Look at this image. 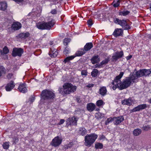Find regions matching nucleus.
Masks as SVG:
<instances>
[{
	"label": "nucleus",
	"mask_w": 151,
	"mask_h": 151,
	"mask_svg": "<svg viewBox=\"0 0 151 151\" xmlns=\"http://www.w3.org/2000/svg\"><path fill=\"white\" fill-rule=\"evenodd\" d=\"M123 74V72H120L119 74L116 77L112 82L113 85L112 88L114 90H115L117 88L120 90L125 89L129 86L132 83H134L135 80L137 79L135 73L134 72L130 76L126 77L124 78L123 82H122L120 79Z\"/></svg>",
	"instance_id": "1"
},
{
	"label": "nucleus",
	"mask_w": 151,
	"mask_h": 151,
	"mask_svg": "<svg viewBox=\"0 0 151 151\" xmlns=\"http://www.w3.org/2000/svg\"><path fill=\"white\" fill-rule=\"evenodd\" d=\"M40 104H42L47 100L52 99L54 98L55 95L52 91L48 90H45L42 92Z\"/></svg>",
	"instance_id": "2"
},
{
	"label": "nucleus",
	"mask_w": 151,
	"mask_h": 151,
	"mask_svg": "<svg viewBox=\"0 0 151 151\" xmlns=\"http://www.w3.org/2000/svg\"><path fill=\"white\" fill-rule=\"evenodd\" d=\"M97 137V135L95 134L87 135L85 137V145L86 146L90 147L94 143Z\"/></svg>",
	"instance_id": "3"
},
{
	"label": "nucleus",
	"mask_w": 151,
	"mask_h": 151,
	"mask_svg": "<svg viewBox=\"0 0 151 151\" xmlns=\"http://www.w3.org/2000/svg\"><path fill=\"white\" fill-rule=\"evenodd\" d=\"M151 73V68L149 69H145L140 70L136 71L135 74L137 78L139 77L144 76L146 77L149 76Z\"/></svg>",
	"instance_id": "4"
},
{
	"label": "nucleus",
	"mask_w": 151,
	"mask_h": 151,
	"mask_svg": "<svg viewBox=\"0 0 151 151\" xmlns=\"http://www.w3.org/2000/svg\"><path fill=\"white\" fill-rule=\"evenodd\" d=\"M64 86L65 87V94H66L74 92L76 91L77 88L76 86H73L70 83H65Z\"/></svg>",
	"instance_id": "5"
},
{
	"label": "nucleus",
	"mask_w": 151,
	"mask_h": 151,
	"mask_svg": "<svg viewBox=\"0 0 151 151\" xmlns=\"http://www.w3.org/2000/svg\"><path fill=\"white\" fill-rule=\"evenodd\" d=\"M114 22L116 24L120 25L122 26L124 29H130V27L126 21L122 20H120L118 18H116L114 20Z\"/></svg>",
	"instance_id": "6"
},
{
	"label": "nucleus",
	"mask_w": 151,
	"mask_h": 151,
	"mask_svg": "<svg viewBox=\"0 0 151 151\" xmlns=\"http://www.w3.org/2000/svg\"><path fill=\"white\" fill-rule=\"evenodd\" d=\"M78 119V118L75 117L67 119L66 122V125L67 126L69 125H76Z\"/></svg>",
	"instance_id": "7"
},
{
	"label": "nucleus",
	"mask_w": 151,
	"mask_h": 151,
	"mask_svg": "<svg viewBox=\"0 0 151 151\" xmlns=\"http://www.w3.org/2000/svg\"><path fill=\"white\" fill-rule=\"evenodd\" d=\"M23 52V51L22 49L21 48H14L12 51V55L14 57L17 56H21Z\"/></svg>",
	"instance_id": "8"
},
{
	"label": "nucleus",
	"mask_w": 151,
	"mask_h": 151,
	"mask_svg": "<svg viewBox=\"0 0 151 151\" xmlns=\"http://www.w3.org/2000/svg\"><path fill=\"white\" fill-rule=\"evenodd\" d=\"M62 140L59 138L58 136L55 137L51 142V145L55 147H56L59 146L61 143Z\"/></svg>",
	"instance_id": "9"
},
{
	"label": "nucleus",
	"mask_w": 151,
	"mask_h": 151,
	"mask_svg": "<svg viewBox=\"0 0 151 151\" xmlns=\"http://www.w3.org/2000/svg\"><path fill=\"white\" fill-rule=\"evenodd\" d=\"M54 20H51L50 21L47 22H45V29L49 30L55 24Z\"/></svg>",
	"instance_id": "10"
},
{
	"label": "nucleus",
	"mask_w": 151,
	"mask_h": 151,
	"mask_svg": "<svg viewBox=\"0 0 151 151\" xmlns=\"http://www.w3.org/2000/svg\"><path fill=\"white\" fill-rule=\"evenodd\" d=\"M147 107V106L146 104H141L133 108L131 110V111L132 112L139 111L140 110L145 109Z\"/></svg>",
	"instance_id": "11"
},
{
	"label": "nucleus",
	"mask_w": 151,
	"mask_h": 151,
	"mask_svg": "<svg viewBox=\"0 0 151 151\" xmlns=\"http://www.w3.org/2000/svg\"><path fill=\"white\" fill-rule=\"evenodd\" d=\"M134 100L131 98H129L128 99H124L122 101V104L123 105L130 106L132 104H134Z\"/></svg>",
	"instance_id": "12"
},
{
	"label": "nucleus",
	"mask_w": 151,
	"mask_h": 151,
	"mask_svg": "<svg viewBox=\"0 0 151 151\" xmlns=\"http://www.w3.org/2000/svg\"><path fill=\"white\" fill-rule=\"evenodd\" d=\"M124 55L123 52L122 51H121L119 52H116L115 54L112 56V59L115 61L117 60L118 59L122 58Z\"/></svg>",
	"instance_id": "13"
},
{
	"label": "nucleus",
	"mask_w": 151,
	"mask_h": 151,
	"mask_svg": "<svg viewBox=\"0 0 151 151\" xmlns=\"http://www.w3.org/2000/svg\"><path fill=\"white\" fill-rule=\"evenodd\" d=\"M18 89L19 91L22 93H26L27 91L25 83H22L19 85Z\"/></svg>",
	"instance_id": "14"
},
{
	"label": "nucleus",
	"mask_w": 151,
	"mask_h": 151,
	"mask_svg": "<svg viewBox=\"0 0 151 151\" xmlns=\"http://www.w3.org/2000/svg\"><path fill=\"white\" fill-rule=\"evenodd\" d=\"M123 34V30L122 29H116L113 33V35L115 37L121 36Z\"/></svg>",
	"instance_id": "15"
},
{
	"label": "nucleus",
	"mask_w": 151,
	"mask_h": 151,
	"mask_svg": "<svg viewBox=\"0 0 151 151\" xmlns=\"http://www.w3.org/2000/svg\"><path fill=\"white\" fill-rule=\"evenodd\" d=\"M113 119L115 120V124L118 125L123 122L124 119L123 116H120L116 117L113 118Z\"/></svg>",
	"instance_id": "16"
},
{
	"label": "nucleus",
	"mask_w": 151,
	"mask_h": 151,
	"mask_svg": "<svg viewBox=\"0 0 151 151\" xmlns=\"http://www.w3.org/2000/svg\"><path fill=\"white\" fill-rule=\"evenodd\" d=\"M22 25L19 22H14L12 24V29L14 30H19L21 28Z\"/></svg>",
	"instance_id": "17"
},
{
	"label": "nucleus",
	"mask_w": 151,
	"mask_h": 151,
	"mask_svg": "<svg viewBox=\"0 0 151 151\" xmlns=\"http://www.w3.org/2000/svg\"><path fill=\"white\" fill-rule=\"evenodd\" d=\"M95 105L92 103H89L87 105V109L90 112L93 111L96 108Z\"/></svg>",
	"instance_id": "18"
},
{
	"label": "nucleus",
	"mask_w": 151,
	"mask_h": 151,
	"mask_svg": "<svg viewBox=\"0 0 151 151\" xmlns=\"http://www.w3.org/2000/svg\"><path fill=\"white\" fill-rule=\"evenodd\" d=\"M14 86L13 81H11L6 86V90L7 91H10L14 88Z\"/></svg>",
	"instance_id": "19"
},
{
	"label": "nucleus",
	"mask_w": 151,
	"mask_h": 151,
	"mask_svg": "<svg viewBox=\"0 0 151 151\" xmlns=\"http://www.w3.org/2000/svg\"><path fill=\"white\" fill-rule=\"evenodd\" d=\"M7 5L6 2L5 1L0 2V10L4 11L7 7Z\"/></svg>",
	"instance_id": "20"
},
{
	"label": "nucleus",
	"mask_w": 151,
	"mask_h": 151,
	"mask_svg": "<svg viewBox=\"0 0 151 151\" xmlns=\"http://www.w3.org/2000/svg\"><path fill=\"white\" fill-rule=\"evenodd\" d=\"M78 133L80 135L84 136L87 134V130L84 127H81L79 129Z\"/></svg>",
	"instance_id": "21"
},
{
	"label": "nucleus",
	"mask_w": 151,
	"mask_h": 151,
	"mask_svg": "<svg viewBox=\"0 0 151 151\" xmlns=\"http://www.w3.org/2000/svg\"><path fill=\"white\" fill-rule=\"evenodd\" d=\"M91 61L93 64L99 62L100 61V59L98 55L94 56L91 59Z\"/></svg>",
	"instance_id": "22"
},
{
	"label": "nucleus",
	"mask_w": 151,
	"mask_h": 151,
	"mask_svg": "<svg viewBox=\"0 0 151 151\" xmlns=\"http://www.w3.org/2000/svg\"><path fill=\"white\" fill-rule=\"evenodd\" d=\"M93 47L92 43H87L84 47V49L86 51L89 50Z\"/></svg>",
	"instance_id": "23"
},
{
	"label": "nucleus",
	"mask_w": 151,
	"mask_h": 151,
	"mask_svg": "<svg viewBox=\"0 0 151 151\" xmlns=\"http://www.w3.org/2000/svg\"><path fill=\"white\" fill-rule=\"evenodd\" d=\"M37 27L40 29H45V22H39L36 24Z\"/></svg>",
	"instance_id": "24"
},
{
	"label": "nucleus",
	"mask_w": 151,
	"mask_h": 151,
	"mask_svg": "<svg viewBox=\"0 0 151 151\" xmlns=\"http://www.w3.org/2000/svg\"><path fill=\"white\" fill-rule=\"evenodd\" d=\"M107 90L105 87H101L99 90V94L102 96H104L106 94Z\"/></svg>",
	"instance_id": "25"
},
{
	"label": "nucleus",
	"mask_w": 151,
	"mask_h": 151,
	"mask_svg": "<svg viewBox=\"0 0 151 151\" xmlns=\"http://www.w3.org/2000/svg\"><path fill=\"white\" fill-rule=\"evenodd\" d=\"M53 47H52L50 48V56L53 57H56L58 55V52L56 51L55 49H53Z\"/></svg>",
	"instance_id": "26"
},
{
	"label": "nucleus",
	"mask_w": 151,
	"mask_h": 151,
	"mask_svg": "<svg viewBox=\"0 0 151 151\" xmlns=\"http://www.w3.org/2000/svg\"><path fill=\"white\" fill-rule=\"evenodd\" d=\"M30 35L29 33L28 32H27L26 33H20L19 35V37L21 38L26 39Z\"/></svg>",
	"instance_id": "27"
},
{
	"label": "nucleus",
	"mask_w": 151,
	"mask_h": 151,
	"mask_svg": "<svg viewBox=\"0 0 151 151\" xmlns=\"http://www.w3.org/2000/svg\"><path fill=\"white\" fill-rule=\"evenodd\" d=\"M142 132V130L140 129H135L133 132L134 135L137 136L140 134Z\"/></svg>",
	"instance_id": "28"
},
{
	"label": "nucleus",
	"mask_w": 151,
	"mask_h": 151,
	"mask_svg": "<svg viewBox=\"0 0 151 151\" xmlns=\"http://www.w3.org/2000/svg\"><path fill=\"white\" fill-rule=\"evenodd\" d=\"M86 53V51L84 49H81L80 51L77 52L75 54L76 56H81Z\"/></svg>",
	"instance_id": "29"
},
{
	"label": "nucleus",
	"mask_w": 151,
	"mask_h": 151,
	"mask_svg": "<svg viewBox=\"0 0 151 151\" xmlns=\"http://www.w3.org/2000/svg\"><path fill=\"white\" fill-rule=\"evenodd\" d=\"M95 147L96 149H101L103 147V145L101 143L97 142L95 144Z\"/></svg>",
	"instance_id": "30"
},
{
	"label": "nucleus",
	"mask_w": 151,
	"mask_h": 151,
	"mask_svg": "<svg viewBox=\"0 0 151 151\" xmlns=\"http://www.w3.org/2000/svg\"><path fill=\"white\" fill-rule=\"evenodd\" d=\"M129 12L128 11H120L119 12V15H123L125 16L128 15Z\"/></svg>",
	"instance_id": "31"
},
{
	"label": "nucleus",
	"mask_w": 151,
	"mask_h": 151,
	"mask_svg": "<svg viewBox=\"0 0 151 151\" xmlns=\"http://www.w3.org/2000/svg\"><path fill=\"white\" fill-rule=\"evenodd\" d=\"M0 52L1 54H6L8 53L9 52V50L7 47L5 46L3 49V51L1 50H0Z\"/></svg>",
	"instance_id": "32"
},
{
	"label": "nucleus",
	"mask_w": 151,
	"mask_h": 151,
	"mask_svg": "<svg viewBox=\"0 0 151 151\" xmlns=\"http://www.w3.org/2000/svg\"><path fill=\"white\" fill-rule=\"evenodd\" d=\"M98 71L96 69H94L91 73V76L93 77H96L98 73Z\"/></svg>",
	"instance_id": "33"
},
{
	"label": "nucleus",
	"mask_w": 151,
	"mask_h": 151,
	"mask_svg": "<svg viewBox=\"0 0 151 151\" xmlns=\"http://www.w3.org/2000/svg\"><path fill=\"white\" fill-rule=\"evenodd\" d=\"M9 142H5L3 144V148L5 149H8L9 147Z\"/></svg>",
	"instance_id": "34"
},
{
	"label": "nucleus",
	"mask_w": 151,
	"mask_h": 151,
	"mask_svg": "<svg viewBox=\"0 0 151 151\" xmlns=\"http://www.w3.org/2000/svg\"><path fill=\"white\" fill-rule=\"evenodd\" d=\"M104 104V103L101 100H99L97 101L96 103V105L99 106H100Z\"/></svg>",
	"instance_id": "35"
},
{
	"label": "nucleus",
	"mask_w": 151,
	"mask_h": 151,
	"mask_svg": "<svg viewBox=\"0 0 151 151\" xmlns=\"http://www.w3.org/2000/svg\"><path fill=\"white\" fill-rule=\"evenodd\" d=\"M58 91L59 93L62 94H65V87H64V85L63 86V88L59 87L58 89Z\"/></svg>",
	"instance_id": "36"
},
{
	"label": "nucleus",
	"mask_w": 151,
	"mask_h": 151,
	"mask_svg": "<svg viewBox=\"0 0 151 151\" xmlns=\"http://www.w3.org/2000/svg\"><path fill=\"white\" fill-rule=\"evenodd\" d=\"M5 73V69L3 66H0V77L2 74Z\"/></svg>",
	"instance_id": "37"
},
{
	"label": "nucleus",
	"mask_w": 151,
	"mask_h": 151,
	"mask_svg": "<svg viewBox=\"0 0 151 151\" xmlns=\"http://www.w3.org/2000/svg\"><path fill=\"white\" fill-rule=\"evenodd\" d=\"M75 57V56H71L69 57H66V58L64 60V61L65 63L68 62L70 60H72Z\"/></svg>",
	"instance_id": "38"
},
{
	"label": "nucleus",
	"mask_w": 151,
	"mask_h": 151,
	"mask_svg": "<svg viewBox=\"0 0 151 151\" xmlns=\"http://www.w3.org/2000/svg\"><path fill=\"white\" fill-rule=\"evenodd\" d=\"M96 116L98 118H101L104 116V114L98 112L96 114Z\"/></svg>",
	"instance_id": "39"
},
{
	"label": "nucleus",
	"mask_w": 151,
	"mask_h": 151,
	"mask_svg": "<svg viewBox=\"0 0 151 151\" xmlns=\"http://www.w3.org/2000/svg\"><path fill=\"white\" fill-rule=\"evenodd\" d=\"M150 126L149 125H143V127H142V129L143 130L145 131H147L148 130L150 129Z\"/></svg>",
	"instance_id": "40"
},
{
	"label": "nucleus",
	"mask_w": 151,
	"mask_h": 151,
	"mask_svg": "<svg viewBox=\"0 0 151 151\" xmlns=\"http://www.w3.org/2000/svg\"><path fill=\"white\" fill-rule=\"evenodd\" d=\"M120 0H116L113 2V6L114 7H117L120 4Z\"/></svg>",
	"instance_id": "41"
},
{
	"label": "nucleus",
	"mask_w": 151,
	"mask_h": 151,
	"mask_svg": "<svg viewBox=\"0 0 151 151\" xmlns=\"http://www.w3.org/2000/svg\"><path fill=\"white\" fill-rule=\"evenodd\" d=\"M70 39L69 38H65L63 40V44L64 45H67L68 43L70 42Z\"/></svg>",
	"instance_id": "42"
},
{
	"label": "nucleus",
	"mask_w": 151,
	"mask_h": 151,
	"mask_svg": "<svg viewBox=\"0 0 151 151\" xmlns=\"http://www.w3.org/2000/svg\"><path fill=\"white\" fill-rule=\"evenodd\" d=\"M109 61V59L106 58L101 62L100 64L101 65L106 64L108 63Z\"/></svg>",
	"instance_id": "43"
},
{
	"label": "nucleus",
	"mask_w": 151,
	"mask_h": 151,
	"mask_svg": "<svg viewBox=\"0 0 151 151\" xmlns=\"http://www.w3.org/2000/svg\"><path fill=\"white\" fill-rule=\"evenodd\" d=\"M114 120L113 119V118H112L111 117L107 119L105 122V124L107 125L110 122H111L112 121Z\"/></svg>",
	"instance_id": "44"
},
{
	"label": "nucleus",
	"mask_w": 151,
	"mask_h": 151,
	"mask_svg": "<svg viewBox=\"0 0 151 151\" xmlns=\"http://www.w3.org/2000/svg\"><path fill=\"white\" fill-rule=\"evenodd\" d=\"M18 141L19 139L17 137H14L13 138V144H16L18 142Z\"/></svg>",
	"instance_id": "45"
},
{
	"label": "nucleus",
	"mask_w": 151,
	"mask_h": 151,
	"mask_svg": "<svg viewBox=\"0 0 151 151\" xmlns=\"http://www.w3.org/2000/svg\"><path fill=\"white\" fill-rule=\"evenodd\" d=\"M69 52V49L67 47H66L65 49L64 50L63 52L66 55Z\"/></svg>",
	"instance_id": "46"
},
{
	"label": "nucleus",
	"mask_w": 151,
	"mask_h": 151,
	"mask_svg": "<svg viewBox=\"0 0 151 151\" xmlns=\"http://www.w3.org/2000/svg\"><path fill=\"white\" fill-rule=\"evenodd\" d=\"M73 144L72 143H70L69 144H68L67 145H65V148L67 149H68L69 148H70L71 147H72Z\"/></svg>",
	"instance_id": "47"
},
{
	"label": "nucleus",
	"mask_w": 151,
	"mask_h": 151,
	"mask_svg": "<svg viewBox=\"0 0 151 151\" xmlns=\"http://www.w3.org/2000/svg\"><path fill=\"white\" fill-rule=\"evenodd\" d=\"M15 2H16L17 3H22L23 2H25L26 1V0H13Z\"/></svg>",
	"instance_id": "48"
},
{
	"label": "nucleus",
	"mask_w": 151,
	"mask_h": 151,
	"mask_svg": "<svg viewBox=\"0 0 151 151\" xmlns=\"http://www.w3.org/2000/svg\"><path fill=\"white\" fill-rule=\"evenodd\" d=\"M88 25L89 26H91L93 24L92 21L91 19H89L87 22Z\"/></svg>",
	"instance_id": "49"
},
{
	"label": "nucleus",
	"mask_w": 151,
	"mask_h": 151,
	"mask_svg": "<svg viewBox=\"0 0 151 151\" xmlns=\"http://www.w3.org/2000/svg\"><path fill=\"white\" fill-rule=\"evenodd\" d=\"M81 74L82 76H86L87 75V72L85 70H83L81 71Z\"/></svg>",
	"instance_id": "50"
},
{
	"label": "nucleus",
	"mask_w": 151,
	"mask_h": 151,
	"mask_svg": "<svg viewBox=\"0 0 151 151\" xmlns=\"http://www.w3.org/2000/svg\"><path fill=\"white\" fill-rule=\"evenodd\" d=\"M65 122V120L64 119H61L60 120L59 122L58 123V124L60 125L63 124L64 122Z\"/></svg>",
	"instance_id": "51"
},
{
	"label": "nucleus",
	"mask_w": 151,
	"mask_h": 151,
	"mask_svg": "<svg viewBox=\"0 0 151 151\" xmlns=\"http://www.w3.org/2000/svg\"><path fill=\"white\" fill-rule=\"evenodd\" d=\"M50 12L52 14H55L57 13L56 10L55 9H52Z\"/></svg>",
	"instance_id": "52"
},
{
	"label": "nucleus",
	"mask_w": 151,
	"mask_h": 151,
	"mask_svg": "<svg viewBox=\"0 0 151 151\" xmlns=\"http://www.w3.org/2000/svg\"><path fill=\"white\" fill-rule=\"evenodd\" d=\"M35 100V98L34 97H32L29 99V101H30V103H32V102L34 101Z\"/></svg>",
	"instance_id": "53"
},
{
	"label": "nucleus",
	"mask_w": 151,
	"mask_h": 151,
	"mask_svg": "<svg viewBox=\"0 0 151 151\" xmlns=\"http://www.w3.org/2000/svg\"><path fill=\"white\" fill-rule=\"evenodd\" d=\"M94 85V84H89L87 86V87H88L89 88H91L93 87Z\"/></svg>",
	"instance_id": "54"
},
{
	"label": "nucleus",
	"mask_w": 151,
	"mask_h": 151,
	"mask_svg": "<svg viewBox=\"0 0 151 151\" xmlns=\"http://www.w3.org/2000/svg\"><path fill=\"white\" fill-rule=\"evenodd\" d=\"M132 58V56L131 55L128 56L127 57V59L129 60L131 59Z\"/></svg>",
	"instance_id": "55"
},
{
	"label": "nucleus",
	"mask_w": 151,
	"mask_h": 151,
	"mask_svg": "<svg viewBox=\"0 0 151 151\" xmlns=\"http://www.w3.org/2000/svg\"><path fill=\"white\" fill-rule=\"evenodd\" d=\"M76 100H77V101L78 102H80L81 100H80V99H76Z\"/></svg>",
	"instance_id": "56"
},
{
	"label": "nucleus",
	"mask_w": 151,
	"mask_h": 151,
	"mask_svg": "<svg viewBox=\"0 0 151 151\" xmlns=\"http://www.w3.org/2000/svg\"><path fill=\"white\" fill-rule=\"evenodd\" d=\"M12 74H9L7 76V77L8 78H9V77L10 76H12Z\"/></svg>",
	"instance_id": "57"
},
{
	"label": "nucleus",
	"mask_w": 151,
	"mask_h": 151,
	"mask_svg": "<svg viewBox=\"0 0 151 151\" xmlns=\"http://www.w3.org/2000/svg\"><path fill=\"white\" fill-rule=\"evenodd\" d=\"M149 102L150 104H151V99L149 100Z\"/></svg>",
	"instance_id": "58"
},
{
	"label": "nucleus",
	"mask_w": 151,
	"mask_h": 151,
	"mask_svg": "<svg viewBox=\"0 0 151 151\" xmlns=\"http://www.w3.org/2000/svg\"><path fill=\"white\" fill-rule=\"evenodd\" d=\"M150 11H151V5H150Z\"/></svg>",
	"instance_id": "59"
}]
</instances>
